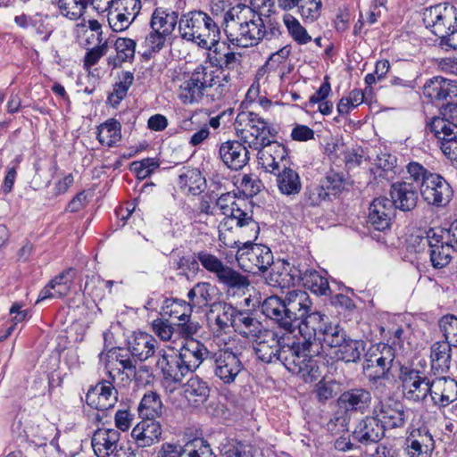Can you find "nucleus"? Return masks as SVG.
Masks as SVG:
<instances>
[{
  "mask_svg": "<svg viewBox=\"0 0 457 457\" xmlns=\"http://www.w3.org/2000/svg\"><path fill=\"white\" fill-rule=\"evenodd\" d=\"M224 32L230 43L239 47H249L262 40L278 38L281 25L270 15L255 13L245 5L230 8L223 17Z\"/></svg>",
  "mask_w": 457,
  "mask_h": 457,
  "instance_id": "nucleus-1",
  "label": "nucleus"
},
{
  "mask_svg": "<svg viewBox=\"0 0 457 457\" xmlns=\"http://www.w3.org/2000/svg\"><path fill=\"white\" fill-rule=\"evenodd\" d=\"M312 308L309 295L299 289L288 291L284 299L277 295L269 296L262 304V313L288 333L295 330L296 322Z\"/></svg>",
  "mask_w": 457,
  "mask_h": 457,
  "instance_id": "nucleus-2",
  "label": "nucleus"
},
{
  "mask_svg": "<svg viewBox=\"0 0 457 457\" xmlns=\"http://www.w3.org/2000/svg\"><path fill=\"white\" fill-rule=\"evenodd\" d=\"M279 362L291 373L302 377L305 382H313L322 377L323 362L316 358L320 354L319 344L302 342L284 345Z\"/></svg>",
  "mask_w": 457,
  "mask_h": 457,
  "instance_id": "nucleus-3",
  "label": "nucleus"
},
{
  "mask_svg": "<svg viewBox=\"0 0 457 457\" xmlns=\"http://www.w3.org/2000/svg\"><path fill=\"white\" fill-rule=\"evenodd\" d=\"M179 30L183 39L195 43L201 48L212 50L220 39L217 22L202 11H193L181 15Z\"/></svg>",
  "mask_w": 457,
  "mask_h": 457,
  "instance_id": "nucleus-4",
  "label": "nucleus"
},
{
  "mask_svg": "<svg viewBox=\"0 0 457 457\" xmlns=\"http://www.w3.org/2000/svg\"><path fill=\"white\" fill-rule=\"evenodd\" d=\"M216 207L225 216L224 220L219 225V239L227 246L233 247L225 242L223 230L232 229L234 227L240 231L246 229L247 237L257 238L260 227L251 214L243 210L240 204L237 202L236 195L230 193L221 194L216 201Z\"/></svg>",
  "mask_w": 457,
  "mask_h": 457,
  "instance_id": "nucleus-5",
  "label": "nucleus"
},
{
  "mask_svg": "<svg viewBox=\"0 0 457 457\" xmlns=\"http://www.w3.org/2000/svg\"><path fill=\"white\" fill-rule=\"evenodd\" d=\"M236 131L238 137L248 147L261 150L271 143L277 135V129L259 114L253 112H242L236 118Z\"/></svg>",
  "mask_w": 457,
  "mask_h": 457,
  "instance_id": "nucleus-6",
  "label": "nucleus"
},
{
  "mask_svg": "<svg viewBox=\"0 0 457 457\" xmlns=\"http://www.w3.org/2000/svg\"><path fill=\"white\" fill-rule=\"evenodd\" d=\"M246 237V241L241 243L235 241L237 247L236 260L238 266L246 272L256 274L265 271L273 263V254L270 249L261 244H253L256 238L247 237V230L241 231Z\"/></svg>",
  "mask_w": 457,
  "mask_h": 457,
  "instance_id": "nucleus-7",
  "label": "nucleus"
},
{
  "mask_svg": "<svg viewBox=\"0 0 457 457\" xmlns=\"http://www.w3.org/2000/svg\"><path fill=\"white\" fill-rule=\"evenodd\" d=\"M395 358V350L387 345L370 348L363 362V371L369 381L380 385L382 380H390L394 378L390 371Z\"/></svg>",
  "mask_w": 457,
  "mask_h": 457,
  "instance_id": "nucleus-8",
  "label": "nucleus"
},
{
  "mask_svg": "<svg viewBox=\"0 0 457 457\" xmlns=\"http://www.w3.org/2000/svg\"><path fill=\"white\" fill-rule=\"evenodd\" d=\"M423 22L441 40L457 25V10L447 3L428 7L423 12Z\"/></svg>",
  "mask_w": 457,
  "mask_h": 457,
  "instance_id": "nucleus-9",
  "label": "nucleus"
},
{
  "mask_svg": "<svg viewBox=\"0 0 457 457\" xmlns=\"http://www.w3.org/2000/svg\"><path fill=\"white\" fill-rule=\"evenodd\" d=\"M399 379L403 397L412 403L423 402L430 392L431 381L424 371L406 366H401Z\"/></svg>",
  "mask_w": 457,
  "mask_h": 457,
  "instance_id": "nucleus-10",
  "label": "nucleus"
},
{
  "mask_svg": "<svg viewBox=\"0 0 457 457\" xmlns=\"http://www.w3.org/2000/svg\"><path fill=\"white\" fill-rule=\"evenodd\" d=\"M213 372L223 384L230 385L244 370L241 353L237 348L227 347L212 354Z\"/></svg>",
  "mask_w": 457,
  "mask_h": 457,
  "instance_id": "nucleus-11",
  "label": "nucleus"
},
{
  "mask_svg": "<svg viewBox=\"0 0 457 457\" xmlns=\"http://www.w3.org/2000/svg\"><path fill=\"white\" fill-rule=\"evenodd\" d=\"M108 9V22L113 31L126 30L136 20L142 8L140 0H115L111 1Z\"/></svg>",
  "mask_w": 457,
  "mask_h": 457,
  "instance_id": "nucleus-12",
  "label": "nucleus"
},
{
  "mask_svg": "<svg viewBox=\"0 0 457 457\" xmlns=\"http://www.w3.org/2000/svg\"><path fill=\"white\" fill-rule=\"evenodd\" d=\"M162 352L164 351L161 350L159 353ZM156 365L162 373V386L166 391L170 393L180 386L184 378L189 373L177 353L171 354L162 353Z\"/></svg>",
  "mask_w": 457,
  "mask_h": 457,
  "instance_id": "nucleus-13",
  "label": "nucleus"
},
{
  "mask_svg": "<svg viewBox=\"0 0 457 457\" xmlns=\"http://www.w3.org/2000/svg\"><path fill=\"white\" fill-rule=\"evenodd\" d=\"M420 190L425 202L437 207L445 206L453 193L450 184L437 173L429 174L420 185Z\"/></svg>",
  "mask_w": 457,
  "mask_h": 457,
  "instance_id": "nucleus-14",
  "label": "nucleus"
},
{
  "mask_svg": "<svg viewBox=\"0 0 457 457\" xmlns=\"http://www.w3.org/2000/svg\"><path fill=\"white\" fill-rule=\"evenodd\" d=\"M195 81L199 85L200 89L204 92L213 88L218 98L224 96L229 91L230 76L224 71H214L204 65L197 66L191 73Z\"/></svg>",
  "mask_w": 457,
  "mask_h": 457,
  "instance_id": "nucleus-15",
  "label": "nucleus"
},
{
  "mask_svg": "<svg viewBox=\"0 0 457 457\" xmlns=\"http://www.w3.org/2000/svg\"><path fill=\"white\" fill-rule=\"evenodd\" d=\"M384 430L403 428L407 421V413L399 401L380 400L372 408Z\"/></svg>",
  "mask_w": 457,
  "mask_h": 457,
  "instance_id": "nucleus-16",
  "label": "nucleus"
},
{
  "mask_svg": "<svg viewBox=\"0 0 457 457\" xmlns=\"http://www.w3.org/2000/svg\"><path fill=\"white\" fill-rule=\"evenodd\" d=\"M109 376L114 379L111 371ZM118 401V392L111 380H102L92 386L86 395V403L99 411L112 408Z\"/></svg>",
  "mask_w": 457,
  "mask_h": 457,
  "instance_id": "nucleus-17",
  "label": "nucleus"
},
{
  "mask_svg": "<svg viewBox=\"0 0 457 457\" xmlns=\"http://www.w3.org/2000/svg\"><path fill=\"white\" fill-rule=\"evenodd\" d=\"M251 340L254 342L253 348L259 360L266 363L279 362L283 345L275 331L265 328L258 337Z\"/></svg>",
  "mask_w": 457,
  "mask_h": 457,
  "instance_id": "nucleus-18",
  "label": "nucleus"
},
{
  "mask_svg": "<svg viewBox=\"0 0 457 457\" xmlns=\"http://www.w3.org/2000/svg\"><path fill=\"white\" fill-rule=\"evenodd\" d=\"M395 210V204L389 198H375L369 207L367 223L375 230L386 231L390 228Z\"/></svg>",
  "mask_w": 457,
  "mask_h": 457,
  "instance_id": "nucleus-19",
  "label": "nucleus"
},
{
  "mask_svg": "<svg viewBox=\"0 0 457 457\" xmlns=\"http://www.w3.org/2000/svg\"><path fill=\"white\" fill-rule=\"evenodd\" d=\"M352 436L354 440L363 445H370L379 442L385 436V430L376 416L374 411L357 422Z\"/></svg>",
  "mask_w": 457,
  "mask_h": 457,
  "instance_id": "nucleus-20",
  "label": "nucleus"
},
{
  "mask_svg": "<svg viewBox=\"0 0 457 457\" xmlns=\"http://www.w3.org/2000/svg\"><path fill=\"white\" fill-rule=\"evenodd\" d=\"M405 453L408 457H431L435 440L426 427L413 429L406 438Z\"/></svg>",
  "mask_w": 457,
  "mask_h": 457,
  "instance_id": "nucleus-21",
  "label": "nucleus"
},
{
  "mask_svg": "<svg viewBox=\"0 0 457 457\" xmlns=\"http://www.w3.org/2000/svg\"><path fill=\"white\" fill-rule=\"evenodd\" d=\"M220 157L224 164L230 170H239L249 162L248 150L239 141H226L219 149Z\"/></svg>",
  "mask_w": 457,
  "mask_h": 457,
  "instance_id": "nucleus-22",
  "label": "nucleus"
},
{
  "mask_svg": "<svg viewBox=\"0 0 457 457\" xmlns=\"http://www.w3.org/2000/svg\"><path fill=\"white\" fill-rule=\"evenodd\" d=\"M429 395L438 408H445L457 399V381L446 378H436L431 381Z\"/></svg>",
  "mask_w": 457,
  "mask_h": 457,
  "instance_id": "nucleus-23",
  "label": "nucleus"
},
{
  "mask_svg": "<svg viewBox=\"0 0 457 457\" xmlns=\"http://www.w3.org/2000/svg\"><path fill=\"white\" fill-rule=\"evenodd\" d=\"M390 195V200L394 202L395 209L398 208L403 212L413 210L419 199L417 186L407 181L392 184Z\"/></svg>",
  "mask_w": 457,
  "mask_h": 457,
  "instance_id": "nucleus-24",
  "label": "nucleus"
},
{
  "mask_svg": "<svg viewBox=\"0 0 457 457\" xmlns=\"http://www.w3.org/2000/svg\"><path fill=\"white\" fill-rule=\"evenodd\" d=\"M328 319L326 315L320 312L314 311L313 308L308 314L301 318L296 322V328L303 337V342L317 343L319 334L321 333Z\"/></svg>",
  "mask_w": 457,
  "mask_h": 457,
  "instance_id": "nucleus-25",
  "label": "nucleus"
},
{
  "mask_svg": "<svg viewBox=\"0 0 457 457\" xmlns=\"http://www.w3.org/2000/svg\"><path fill=\"white\" fill-rule=\"evenodd\" d=\"M162 429L155 420H142L132 429L131 436L137 447H150L161 440Z\"/></svg>",
  "mask_w": 457,
  "mask_h": 457,
  "instance_id": "nucleus-26",
  "label": "nucleus"
},
{
  "mask_svg": "<svg viewBox=\"0 0 457 457\" xmlns=\"http://www.w3.org/2000/svg\"><path fill=\"white\" fill-rule=\"evenodd\" d=\"M184 366L189 372L195 371L204 360L211 357L212 353L198 340L187 341L177 353Z\"/></svg>",
  "mask_w": 457,
  "mask_h": 457,
  "instance_id": "nucleus-27",
  "label": "nucleus"
},
{
  "mask_svg": "<svg viewBox=\"0 0 457 457\" xmlns=\"http://www.w3.org/2000/svg\"><path fill=\"white\" fill-rule=\"evenodd\" d=\"M287 149L281 144L272 141L266 147L258 150L259 163L267 171L274 174L286 165Z\"/></svg>",
  "mask_w": 457,
  "mask_h": 457,
  "instance_id": "nucleus-28",
  "label": "nucleus"
},
{
  "mask_svg": "<svg viewBox=\"0 0 457 457\" xmlns=\"http://www.w3.org/2000/svg\"><path fill=\"white\" fill-rule=\"evenodd\" d=\"M371 401V393L363 387H355L346 390L338 399L339 405L346 411L361 413L367 411L370 407Z\"/></svg>",
  "mask_w": 457,
  "mask_h": 457,
  "instance_id": "nucleus-29",
  "label": "nucleus"
},
{
  "mask_svg": "<svg viewBox=\"0 0 457 457\" xmlns=\"http://www.w3.org/2000/svg\"><path fill=\"white\" fill-rule=\"evenodd\" d=\"M232 328L236 333L246 339L258 337L265 329L262 323L248 310L237 308Z\"/></svg>",
  "mask_w": 457,
  "mask_h": 457,
  "instance_id": "nucleus-30",
  "label": "nucleus"
},
{
  "mask_svg": "<svg viewBox=\"0 0 457 457\" xmlns=\"http://www.w3.org/2000/svg\"><path fill=\"white\" fill-rule=\"evenodd\" d=\"M120 432L116 429H97L92 437L91 445L97 457H108L117 449Z\"/></svg>",
  "mask_w": 457,
  "mask_h": 457,
  "instance_id": "nucleus-31",
  "label": "nucleus"
},
{
  "mask_svg": "<svg viewBox=\"0 0 457 457\" xmlns=\"http://www.w3.org/2000/svg\"><path fill=\"white\" fill-rule=\"evenodd\" d=\"M158 349V341L152 335L144 332L136 333L129 343V353L140 361L153 357Z\"/></svg>",
  "mask_w": 457,
  "mask_h": 457,
  "instance_id": "nucleus-32",
  "label": "nucleus"
},
{
  "mask_svg": "<svg viewBox=\"0 0 457 457\" xmlns=\"http://www.w3.org/2000/svg\"><path fill=\"white\" fill-rule=\"evenodd\" d=\"M72 271V269H68L51 279L40 291L37 301L66 296L71 290L72 279L70 276Z\"/></svg>",
  "mask_w": 457,
  "mask_h": 457,
  "instance_id": "nucleus-33",
  "label": "nucleus"
},
{
  "mask_svg": "<svg viewBox=\"0 0 457 457\" xmlns=\"http://www.w3.org/2000/svg\"><path fill=\"white\" fill-rule=\"evenodd\" d=\"M179 21V13L177 12L159 6L153 11L149 26L151 29L160 31L169 37L175 30Z\"/></svg>",
  "mask_w": 457,
  "mask_h": 457,
  "instance_id": "nucleus-34",
  "label": "nucleus"
},
{
  "mask_svg": "<svg viewBox=\"0 0 457 457\" xmlns=\"http://www.w3.org/2000/svg\"><path fill=\"white\" fill-rule=\"evenodd\" d=\"M178 185L184 193L198 195L206 188V179L197 168L183 167L178 178Z\"/></svg>",
  "mask_w": 457,
  "mask_h": 457,
  "instance_id": "nucleus-35",
  "label": "nucleus"
},
{
  "mask_svg": "<svg viewBox=\"0 0 457 457\" xmlns=\"http://www.w3.org/2000/svg\"><path fill=\"white\" fill-rule=\"evenodd\" d=\"M452 344L445 341L435 342L430 346V364L435 373L449 372L452 365Z\"/></svg>",
  "mask_w": 457,
  "mask_h": 457,
  "instance_id": "nucleus-36",
  "label": "nucleus"
},
{
  "mask_svg": "<svg viewBox=\"0 0 457 457\" xmlns=\"http://www.w3.org/2000/svg\"><path fill=\"white\" fill-rule=\"evenodd\" d=\"M276 184L278 191L287 196L296 195L301 192L302 182L299 173L292 167L283 165L282 169L275 172Z\"/></svg>",
  "mask_w": 457,
  "mask_h": 457,
  "instance_id": "nucleus-37",
  "label": "nucleus"
},
{
  "mask_svg": "<svg viewBox=\"0 0 457 457\" xmlns=\"http://www.w3.org/2000/svg\"><path fill=\"white\" fill-rule=\"evenodd\" d=\"M237 308L223 301L213 302L211 305L210 312L216 313L214 319L215 331L217 333H226L229 328L233 327Z\"/></svg>",
  "mask_w": 457,
  "mask_h": 457,
  "instance_id": "nucleus-38",
  "label": "nucleus"
},
{
  "mask_svg": "<svg viewBox=\"0 0 457 457\" xmlns=\"http://www.w3.org/2000/svg\"><path fill=\"white\" fill-rule=\"evenodd\" d=\"M216 278L220 284L227 288L228 292L232 291L233 293L245 294L250 286L247 276L241 274L228 265H225Z\"/></svg>",
  "mask_w": 457,
  "mask_h": 457,
  "instance_id": "nucleus-39",
  "label": "nucleus"
},
{
  "mask_svg": "<svg viewBox=\"0 0 457 457\" xmlns=\"http://www.w3.org/2000/svg\"><path fill=\"white\" fill-rule=\"evenodd\" d=\"M187 402L194 407L204 404L210 395V388L205 381L197 376L191 377L183 386Z\"/></svg>",
  "mask_w": 457,
  "mask_h": 457,
  "instance_id": "nucleus-40",
  "label": "nucleus"
},
{
  "mask_svg": "<svg viewBox=\"0 0 457 457\" xmlns=\"http://www.w3.org/2000/svg\"><path fill=\"white\" fill-rule=\"evenodd\" d=\"M453 80L436 76L428 79L423 86V95L431 101L445 100L453 94Z\"/></svg>",
  "mask_w": 457,
  "mask_h": 457,
  "instance_id": "nucleus-41",
  "label": "nucleus"
},
{
  "mask_svg": "<svg viewBox=\"0 0 457 457\" xmlns=\"http://www.w3.org/2000/svg\"><path fill=\"white\" fill-rule=\"evenodd\" d=\"M214 287L209 282L196 283L187 293V298L192 309L204 308L213 303Z\"/></svg>",
  "mask_w": 457,
  "mask_h": 457,
  "instance_id": "nucleus-42",
  "label": "nucleus"
},
{
  "mask_svg": "<svg viewBox=\"0 0 457 457\" xmlns=\"http://www.w3.org/2000/svg\"><path fill=\"white\" fill-rule=\"evenodd\" d=\"M137 411L142 420H155L160 417L162 412L160 395L155 392L145 394L138 404Z\"/></svg>",
  "mask_w": 457,
  "mask_h": 457,
  "instance_id": "nucleus-43",
  "label": "nucleus"
},
{
  "mask_svg": "<svg viewBox=\"0 0 457 457\" xmlns=\"http://www.w3.org/2000/svg\"><path fill=\"white\" fill-rule=\"evenodd\" d=\"M346 336L347 335L343 328H341L338 324L328 321L321 333L319 334V337L317 338L320 350L323 346L337 348L341 343H344L345 337H346Z\"/></svg>",
  "mask_w": 457,
  "mask_h": 457,
  "instance_id": "nucleus-44",
  "label": "nucleus"
},
{
  "mask_svg": "<svg viewBox=\"0 0 457 457\" xmlns=\"http://www.w3.org/2000/svg\"><path fill=\"white\" fill-rule=\"evenodd\" d=\"M427 128L440 141H446L448 138L457 137V126L453 121H449L443 116L432 117L427 121Z\"/></svg>",
  "mask_w": 457,
  "mask_h": 457,
  "instance_id": "nucleus-45",
  "label": "nucleus"
},
{
  "mask_svg": "<svg viewBox=\"0 0 457 457\" xmlns=\"http://www.w3.org/2000/svg\"><path fill=\"white\" fill-rule=\"evenodd\" d=\"M121 125L115 119H110L97 129V139L108 147L115 145L121 139Z\"/></svg>",
  "mask_w": 457,
  "mask_h": 457,
  "instance_id": "nucleus-46",
  "label": "nucleus"
},
{
  "mask_svg": "<svg viewBox=\"0 0 457 457\" xmlns=\"http://www.w3.org/2000/svg\"><path fill=\"white\" fill-rule=\"evenodd\" d=\"M193 309L189 303L179 299H165L163 301L161 315L177 319L179 321L191 317Z\"/></svg>",
  "mask_w": 457,
  "mask_h": 457,
  "instance_id": "nucleus-47",
  "label": "nucleus"
},
{
  "mask_svg": "<svg viewBox=\"0 0 457 457\" xmlns=\"http://www.w3.org/2000/svg\"><path fill=\"white\" fill-rule=\"evenodd\" d=\"M338 359L345 362H355L360 360L365 349V343L362 340H355L345 337L344 343L337 346Z\"/></svg>",
  "mask_w": 457,
  "mask_h": 457,
  "instance_id": "nucleus-48",
  "label": "nucleus"
},
{
  "mask_svg": "<svg viewBox=\"0 0 457 457\" xmlns=\"http://www.w3.org/2000/svg\"><path fill=\"white\" fill-rule=\"evenodd\" d=\"M168 36L160 31L151 29L145 36L142 43V56L145 60H150L158 54L165 46Z\"/></svg>",
  "mask_w": 457,
  "mask_h": 457,
  "instance_id": "nucleus-49",
  "label": "nucleus"
},
{
  "mask_svg": "<svg viewBox=\"0 0 457 457\" xmlns=\"http://www.w3.org/2000/svg\"><path fill=\"white\" fill-rule=\"evenodd\" d=\"M204 95L192 75L180 84L178 92V97L184 104L198 103Z\"/></svg>",
  "mask_w": 457,
  "mask_h": 457,
  "instance_id": "nucleus-50",
  "label": "nucleus"
},
{
  "mask_svg": "<svg viewBox=\"0 0 457 457\" xmlns=\"http://www.w3.org/2000/svg\"><path fill=\"white\" fill-rule=\"evenodd\" d=\"M134 81V75L131 71H123L119 76V81L113 86L112 92L108 96V102L116 107L126 97L129 88Z\"/></svg>",
  "mask_w": 457,
  "mask_h": 457,
  "instance_id": "nucleus-51",
  "label": "nucleus"
},
{
  "mask_svg": "<svg viewBox=\"0 0 457 457\" xmlns=\"http://www.w3.org/2000/svg\"><path fill=\"white\" fill-rule=\"evenodd\" d=\"M283 22L291 37L299 45H306L312 40L306 29L291 14L283 16Z\"/></svg>",
  "mask_w": 457,
  "mask_h": 457,
  "instance_id": "nucleus-52",
  "label": "nucleus"
},
{
  "mask_svg": "<svg viewBox=\"0 0 457 457\" xmlns=\"http://www.w3.org/2000/svg\"><path fill=\"white\" fill-rule=\"evenodd\" d=\"M302 284L318 295H327L330 292L328 279L314 270L308 269Z\"/></svg>",
  "mask_w": 457,
  "mask_h": 457,
  "instance_id": "nucleus-53",
  "label": "nucleus"
},
{
  "mask_svg": "<svg viewBox=\"0 0 457 457\" xmlns=\"http://www.w3.org/2000/svg\"><path fill=\"white\" fill-rule=\"evenodd\" d=\"M183 457H216L210 444L204 438H195L184 445Z\"/></svg>",
  "mask_w": 457,
  "mask_h": 457,
  "instance_id": "nucleus-54",
  "label": "nucleus"
},
{
  "mask_svg": "<svg viewBox=\"0 0 457 457\" xmlns=\"http://www.w3.org/2000/svg\"><path fill=\"white\" fill-rule=\"evenodd\" d=\"M329 200V192L320 182L308 186L303 194V202L305 205L315 207L322 204L323 202Z\"/></svg>",
  "mask_w": 457,
  "mask_h": 457,
  "instance_id": "nucleus-55",
  "label": "nucleus"
},
{
  "mask_svg": "<svg viewBox=\"0 0 457 457\" xmlns=\"http://www.w3.org/2000/svg\"><path fill=\"white\" fill-rule=\"evenodd\" d=\"M58 5L63 16L76 21L82 16L87 4L86 0H59Z\"/></svg>",
  "mask_w": 457,
  "mask_h": 457,
  "instance_id": "nucleus-56",
  "label": "nucleus"
},
{
  "mask_svg": "<svg viewBox=\"0 0 457 457\" xmlns=\"http://www.w3.org/2000/svg\"><path fill=\"white\" fill-rule=\"evenodd\" d=\"M321 0H300L298 12L304 22H313L321 13Z\"/></svg>",
  "mask_w": 457,
  "mask_h": 457,
  "instance_id": "nucleus-57",
  "label": "nucleus"
},
{
  "mask_svg": "<svg viewBox=\"0 0 457 457\" xmlns=\"http://www.w3.org/2000/svg\"><path fill=\"white\" fill-rule=\"evenodd\" d=\"M197 257L202 267L208 272L213 274L215 278H217L226 265L222 260L206 250L197 252Z\"/></svg>",
  "mask_w": 457,
  "mask_h": 457,
  "instance_id": "nucleus-58",
  "label": "nucleus"
},
{
  "mask_svg": "<svg viewBox=\"0 0 457 457\" xmlns=\"http://www.w3.org/2000/svg\"><path fill=\"white\" fill-rule=\"evenodd\" d=\"M136 46V41L131 38H117L114 46L117 52V58L119 62H124L132 61L135 56Z\"/></svg>",
  "mask_w": 457,
  "mask_h": 457,
  "instance_id": "nucleus-59",
  "label": "nucleus"
},
{
  "mask_svg": "<svg viewBox=\"0 0 457 457\" xmlns=\"http://www.w3.org/2000/svg\"><path fill=\"white\" fill-rule=\"evenodd\" d=\"M439 328L445 337V342H449L457 348V318L453 315L443 317Z\"/></svg>",
  "mask_w": 457,
  "mask_h": 457,
  "instance_id": "nucleus-60",
  "label": "nucleus"
},
{
  "mask_svg": "<svg viewBox=\"0 0 457 457\" xmlns=\"http://www.w3.org/2000/svg\"><path fill=\"white\" fill-rule=\"evenodd\" d=\"M452 247L445 243L440 245L430 248V260L435 268L441 269L445 267L452 260Z\"/></svg>",
  "mask_w": 457,
  "mask_h": 457,
  "instance_id": "nucleus-61",
  "label": "nucleus"
},
{
  "mask_svg": "<svg viewBox=\"0 0 457 457\" xmlns=\"http://www.w3.org/2000/svg\"><path fill=\"white\" fill-rule=\"evenodd\" d=\"M320 182L330 195L341 192L345 187L346 180L342 173L330 170Z\"/></svg>",
  "mask_w": 457,
  "mask_h": 457,
  "instance_id": "nucleus-62",
  "label": "nucleus"
},
{
  "mask_svg": "<svg viewBox=\"0 0 457 457\" xmlns=\"http://www.w3.org/2000/svg\"><path fill=\"white\" fill-rule=\"evenodd\" d=\"M267 281L269 285L279 288H287L294 286L290 277L284 270L282 263L275 266L273 271L267 278Z\"/></svg>",
  "mask_w": 457,
  "mask_h": 457,
  "instance_id": "nucleus-63",
  "label": "nucleus"
},
{
  "mask_svg": "<svg viewBox=\"0 0 457 457\" xmlns=\"http://www.w3.org/2000/svg\"><path fill=\"white\" fill-rule=\"evenodd\" d=\"M152 328L154 334L163 341L170 340L173 335L177 333L176 326L163 319L153 320Z\"/></svg>",
  "mask_w": 457,
  "mask_h": 457,
  "instance_id": "nucleus-64",
  "label": "nucleus"
}]
</instances>
